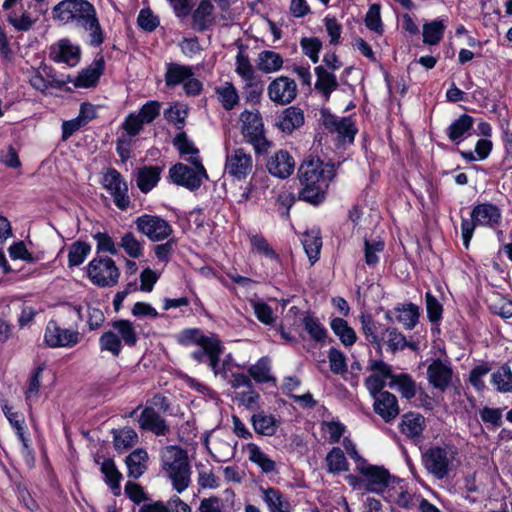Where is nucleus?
<instances>
[{
    "label": "nucleus",
    "instance_id": "1",
    "mask_svg": "<svg viewBox=\"0 0 512 512\" xmlns=\"http://www.w3.org/2000/svg\"><path fill=\"white\" fill-rule=\"evenodd\" d=\"M335 176V166L324 163L320 159L307 158L298 169V177L302 185L300 198L311 204L320 203L325 196L328 182Z\"/></svg>",
    "mask_w": 512,
    "mask_h": 512
},
{
    "label": "nucleus",
    "instance_id": "2",
    "mask_svg": "<svg viewBox=\"0 0 512 512\" xmlns=\"http://www.w3.org/2000/svg\"><path fill=\"white\" fill-rule=\"evenodd\" d=\"M162 470L173 488L182 493L191 483V467L187 452L179 446H167L160 453Z\"/></svg>",
    "mask_w": 512,
    "mask_h": 512
},
{
    "label": "nucleus",
    "instance_id": "3",
    "mask_svg": "<svg viewBox=\"0 0 512 512\" xmlns=\"http://www.w3.org/2000/svg\"><path fill=\"white\" fill-rule=\"evenodd\" d=\"M422 463L429 474L442 480L460 465L459 449L451 443L433 445L423 453Z\"/></svg>",
    "mask_w": 512,
    "mask_h": 512
},
{
    "label": "nucleus",
    "instance_id": "4",
    "mask_svg": "<svg viewBox=\"0 0 512 512\" xmlns=\"http://www.w3.org/2000/svg\"><path fill=\"white\" fill-rule=\"evenodd\" d=\"M470 217V220L462 218L461 221V236L466 249L469 248L475 228L477 226L496 228L501 223L502 213L497 205L483 202L473 206Z\"/></svg>",
    "mask_w": 512,
    "mask_h": 512
},
{
    "label": "nucleus",
    "instance_id": "5",
    "mask_svg": "<svg viewBox=\"0 0 512 512\" xmlns=\"http://www.w3.org/2000/svg\"><path fill=\"white\" fill-rule=\"evenodd\" d=\"M111 327L112 329L100 336L99 346L101 351H108L114 357H118L122 350V342L128 347H134L138 341V333L129 320L113 321Z\"/></svg>",
    "mask_w": 512,
    "mask_h": 512
},
{
    "label": "nucleus",
    "instance_id": "6",
    "mask_svg": "<svg viewBox=\"0 0 512 512\" xmlns=\"http://www.w3.org/2000/svg\"><path fill=\"white\" fill-rule=\"evenodd\" d=\"M187 161L194 168L177 163L169 169V177L173 183L179 186H183L191 191L197 190L201 186L203 179L208 178L206 170L199 156L188 157Z\"/></svg>",
    "mask_w": 512,
    "mask_h": 512
},
{
    "label": "nucleus",
    "instance_id": "7",
    "mask_svg": "<svg viewBox=\"0 0 512 512\" xmlns=\"http://www.w3.org/2000/svg\"><path fill=\"white\" fill-rule=\"evenodd\" d=\"M164 79L167 87L173 88L182 84L188 96H196L202 91V83L194 76L190 66L167 63Z\"/></svg>",
    "mask_w": 512,
    "mask_h": 512
},
{
    "label": "nucleus",
    "instance_id": "8",
    "mask_svg": "<svg viewBox=\"0 0 512 512\" xmlns=\"http://www.w3.org/2000/svg\"><path fill=\"white\" fill-rule=\"evenodd\" d=\"M241 132L257 153L267 151L270 143L264 136V125L259 111L244 110L240 114Z\"/></svg>",
    "mask_w": 512,
    "mask_h": 512
},
{
    "label": "nucleus",
    "instance_id": "9",
    "mask_svg": "<svg viewBox=\"0 0 512 512\" xmlns=\"http://www.w3.org/2000/svg\"><path fill=\"white\" fill-rule=\"evenodd\" d=\"M87 275L90 281L98 287H113L118 283L120 270L113 259L98 256L89 262Z\"/></svg>",
    "mask_w": 512,
    "mask_h": 512
},
{
    "label": "nucleus",
    "instance_id": "10",
    "mask_svg": "<svg viewBox=\"0 0 512 512\" xmlns=\"http://www.w3.org/2000/svg\"><path fill=\"white\" fill-rule=\"evenodd\" d=\"M76 6L77 12L75 13L74 22L89 32L91 46H100L104 42V33L94 6L86 0H77Z\"/></svg>",
    "mask_w": 512,
    "mask_h": 512
},
{
    "label": "nucleus",
    "instance_id": "11",
    "mask_svg": "<svg viewBox=\"0 0 512 512\" xmlns=\"http://www.w3.org/2000/svg\"><path fill=\"white\" fill-rule=\"evenodd\" d=\"M255 161L251 153L244 148L226 151L224 171L236 181L247 179L255 169Z\"/></svg>",
    "mask_w": 512,
    "mask_h": 512
},
{
    "label": "nucleus",
    "instance_id": "12",
    "mask_svg": "<svg viewBox=\"0 0 512 512\" xmlns=\"http://www.w3.org/2000/svg\"><path fill=\"white\" fill-rule=\"evenodd\" d=\"M134 223L137 231L152 242L168 239L173 233L170 223L158 215L144 214L137 217Z\"/></svg>",
    "mask_w": 512,
    "mask_h": 512
},
{
    "label": "nucleus",
    "instance_id": "13",
    "mask_svg": "<svg viewBox=\"0 0 512 512\" xmlns=\"http://www.w3.org/2000/svg\"><path fill=\"white\" fill-rule=\"evenodd\" d=\"M356 470L364 477L365 491L367 492L382 494L390 488V483L394 480L387 469L368 464L366 461L358 463Z\"/></svg>",
    "mask_w": 512,
    "mask_h": 512
},
{
    "label": "nucleus",
    "instance_id": "14",
    "mask_svg": "<svg viewBox=\"0 0 512 512\" xmlns=\"http://www.w3.org/2000/svg\"><path fill=\"white\" fill-rule=\"evenodd\" d=\"M104 188L113 197L114 204L120 210H126L130 206L128 185L122 175L114 168L105 171L102 178Z\"/></svg>",
    "mask_w": 512,
    "mask_h": 512
},
{
    "label": "nucleus",
    "instance_id": "15",
    "mask_svg": "<svg viewBox=\"0 0 512 512\" xmlns=\"http://www.w3.org/2000/svg\"><path fill=\"white\" fill-rule=\"evenodd\" d=\"M44 341L51 348H69L80 341V333L76 329L62 328L55 320H50L45 328Z\"/></svg>",
    "mask_w": 512,
    "mask_h": 512
},
{
    "label": "nucleus",
    "instance_id": "16",
    "mask_svg": "<svg viewBox=\"0 0 512 512\" xmlns=\"http://www.w3.org/2000/svg\"><path fill=\"white\" fill-rule=\"evenodd\" d=\"M367 370L371 374L365 380V386L370 394H377L382 391L386 381H392L395 375L392 371V366L382 360L370 359L368 362Z\"/></svg>",
    "mask_w": 512,
    "mask_h": 512
},
{
    "label": "nucleus",
    "instance_id": "17",
    "mask_svg": "<svg viewBox=\"0 0 512 512\" xmlns=\"http://www.w3.org/2000/svg\"><path fill=\"white\" fill-rule=\"evenodd\" d=\"M269 99L279 105L291 103L297 96L296 82L287 77L279 76L267 88Z\"/></svg>",
    "mask_w": 512,
    "mask_h": 512
},
{
    "label": "nucleus",
    "instance_id": "18",
    "mask_svg": "<svg viewBox=\"0 0 512 512\" xmlns=\"http://www.w3.org/2000/svg\"><path fill=\"white\" fill-rule=\"evenodd\" d=\"M374 398V411L385 422L394 420L400 413V408L395 395L388 391H380L377 394H371Z\"/></svg>",
    "mask_w": 512,
    "mask_h": 512
},
{
    "label": "nucleus",
    "instance_id": "19",
    "mask_svg": "<svg viewBox=\"0 0 512 512\" xmlns=\"http://www.w3.org/2000/svg\"><path fill=\"white\" fill-rule=\"evenodd\" d=\"M322 119L323 125L331 132H336L341 139H348L351 142L354 140L357 128L351 117L339 118L333 114L323 112Z\"/></svg>",
    "mask_w": 512,
    "mask_h": 512
},
{
    "label": "nucleus",
    "instance_id": "20",
    "mask_svg": "<svg viewBox=\"0 0 512 512\" xmlns=\"http://www.w3.org/2000/svg\"><path fill=\"white\" fill-rule=\"evenodd\" d=\"M453 370L450 363L440 359L432 361L427 368V378L429 383L436 389L444 391L450 385Z\"/></svg>",
    "mask_w": 512,
    "mask_h": 512
},
{
    "label": "nucleus",
    "instance_id": "21",
    "mask_svg": "<svg viewBox=\"0 0 512 512\" xmlns=\"http://www.w3.org/2000/svg\"><path fill=\"white\" fill-rule=\"evenodd\" d=\"M266 166L271 175L285 179L293 173L295 161L287 151L279 150L269 157Z\"/></svg>",
    "mask_w": 512,
    "mask_h": 512
},
{
    "label": "nucleus",
    "instance_id": "22",
    "mask_svg": "<svg viewBox=\"0 0 512 512\" xmlns=\"http://www.w3.org/2000/svg\"><path fill=\"white\" fill-rule=\"evenodd\" d=\"M50 57L55 62L74 67L80 60V48L68 39H62L51 47Z\"/></svg>",
    "mask_w": 512,
    "mask_h": 512
},
{
    "label": "nucleus",
    "instance_id": "23",
    "mask_svg": "<svg viewBox=\"0 0 512 512\" xmlns=\"http://www.w3.org/2000/svg\"><path fill=\"white\" fill-rule=\"evenodd\" d=\"M385 499L406 510L414 509L418 506L421 496L416 493H410L403 485L391 486L387 490Z\"/></svg>",
    "mask_w": 512,
    "mask_h": 512
},
{
    "label": "nucleus",
    "instance_id": "24",
    "mask_svg": "<svg viewBox=\"0 0 512 512\" xmlns=\"http://www.w3.org/2000/svg\"><path fill=\"white\" fill-rule=\"evenodd\" d=\"M138 423L141 429L151 431L157 436H165L170 430L166 421L151 407L142 411Z\"/></svg>",
    "mask_w": 512,
    "mask_h": 512
},
{
    "label": "nucleus",
    "instance_id": "25",
    "mask_svg": "<svg viewBox=\"0 0 512 512\" xmlns=\"http://www.w3.org/2000/svg\"><path fill=\"white\" fill-rule=\"evenodd\" d=\"M214 6L209 0H201L192 14V28L203 32L214 24Z\"/></svg>",
    "mask_w": 512,
    "mask_h": 512
},
{
    "label": "nucleus",
    "instance_id": "26",
    "mask_svg": "<svg viewBox=\"0 0 512 512\" xmlns=\"http://www.w3.org/2000/svg\"><path fill=\"white\" fill-rule=\"evenodd\" d=\"M473 124L472 116L462 114L447 127L446 134L452 142L458 144L471 134Z\"/></svg>",
    "mask_w": 512,
    "mask_h": 512
},
{
    "label": "nucleus",
    "instance_id": "27",
    "mask_svg": "<svg viewBox=\"0 0 512 512\" xmlns=\"http://www.w3.org/2000/svg\"><path fill=\"white\" fill-rule=\"evenodd\" d=\"M96 463L100 465V471L104 475L105 483L109 486L115 496H119L121 493L120 481L123 476L118 470L114 460L111 458H105L100 462L96 459Z\"/></svg>",
    "mask_w": 512,
    "mask_h": 512
},
{
    "label": "nucleus",
    "instance_id": "28",
    "mask_svg": "<svg viewBox=\"0 0 512 512\" xmlns=\"http://www.w3.org/2000/svg\"><path fill=\"white\" fill-rule=\"evenodd\" d=\"M260 490L262 500L269 512H291V504L280 490L273 487L260 488Z\"/></svg>",
    "mask_w": 512,
    "mask_h": 512
},
{
    "label": "nucleus",
    "instance_id": "29",
    "mask_svg": "<svg viewBox=\"0 0 512 512\" xmlns=\"http://www.w3.org/2000/svg\"><path fill=\"white\" fill-rule=\"evenodd\" d=\"M303 111L294 106H290L282 111L278 117L277 126L285 133H292L304 124Z\"/></svg>",
    "mask_w": 512,
    "mask_h": 512
},
{
    "label": "nucleus",
    "instance_id": "30",
    "mask_svg": "<svg viewBox=\"0 0 512 512\" xmlns=\"http://www.w3.org/2000/svg\"><path fill=\"white\" fill-rule=\"evenodd\" d=\"M104 71V60L102 57L95 60L91 66L82 70L78 76L71 82L76 87H92L94 86Z\"/></svg>",
    "mask_w": 512,
    "mask_h": 512
},
{
    "label": "nucleus",
    "instance_id": "31",
    "mask_svg": "<svg viewBox=\"0 0 512 512\" xmlns=\"http://www.w3.org/2000/svg\"><path fill=\"white\" fill-rule=\"evenodd\" d=\"M400 428L407 437L420 438L425 428V418L420 413H406L402 416Z\"/></svg>",
    "mask_w": 512,
    "mask_h": 512
},
{
    "label": "nucleus",
    "instance_id": "32",
    "mask_svg": "<svg viewBox=\"0 0 512 512\" xmlns=\"http://www.w3.org/2000/svg\"><path fill=\"white\" fill-rule=\"evenodd\" d=\"M359 318L361 323V330L365 335L366 340L380 348L384 339L382 334L385 329H382L370 314L362 313Z\"/></svg>",
    "mask_w": 512,
    "mask_h": 512
},
{
    "label": "nucleus",
    "instance_id": "33",
    "mask_svg": "<svg viewBox=\"0 0 512 512\" xmlns=\"http://www.w3.org/2000/svg\"><path fill=\"white\" fill-rule=\"evenodd\" d=\"M148 454L144 449H136L125 459L128 476L133 479L140 478L147 470Z\"/></svg>",
    "mask_w": 512,
    "mask_h": 512
},
{
    "label": "nucleus",
    "instance_id": "34",
    "mask_svg": "<svg viewBox=\"0 0 512 512\" xmlns=\"http://www.w3.org/2000/svg\"><path fill=\"white\" fill-rule=\"evenodd\" d=\"M315 74L317 76L315 89L318 90L326 100H328L331 93L338 88L336 76L323 66H317L315 68Z\"/></svg>",
    "mask_w": 512,
    "mask_h": 512
},
{
    "label": "nucleus",
    "instance_id": "35",
    "mask_svg": "<svg viewBox=\"0 0 512 512\" xmlns=\"http://www.w3.org/2000/svg\"><path fill=\"white\" fill-rule=\"evenodd\" d=\"M283 63V57L272 50L261 51L256 60L257 68L266 74L278 72L281 70Z\"/></svg>",
    "mask_w": 512,
    "mask_h": 512
},
{
    "label": "nucleus",
    "instance_id": "36",
    "mask_svg": "<svg viewBox=\"0 0 512 512\" xmlns=\"http://www.w3.org/2000/svg\"><path fill=\"white\" fill-rule=\"evenodd\" d=\"M162 168L158 166H145L137 173V186L143 193L151 191L158 183Z\"/></svg>",
    "mask_w": 512,
    "mask_h": 512
},
{
    "label": "nucleus",
    "instance_id": "37",
    "mask_svg": "<svg viewBox=\"0 0 512 512\" xmlns=\"http://www.w3.org/2000/svg\"><path fill=\"white\" fill-rule=\"evenodd\" d=\"M256 433L264 436H273L278 429L279 421L271 414L259 412L251 418Z\"/></svg>",
    "mask_w": 512,
    "mask_h": 512
},
{
    "label": "nucleus",
    "instance_id": "38",
    "mask_svg": "<svg viewBox=\"0 0 512 512\" xmlns=\"http://www.w3.org/2000/svg\"><path fill=\"white\" fill-rule=\"evenodd\" d=\"M389 387L397 389L401 396L406 399L414 398L417 393L416 382L406 373L395 374L392 381H389Z\"/></svg>",
    "mask_w": 512,
    "mask_h": 512
},
{
    "label": "nucleus",
    "instance_id": "39",
    "mask_svg": "<svg viewBox=\"0 0 512 512\" xmlns=\"http://www.w3.org/2000/svg\"><path fill=\"white\" fill-rule=\"evenodd\" d=\"M245 449L248 453V459L256 464L263 473H271L275 471V462L269 458V456L265 454L258 445L255 443H248Z\"/></svg>",
    "mask_w": 512,
    "mask_h": 512
},
{
    "label": "nucleus",
    "instance_id": "40",
    "mask_svg": "<svg viewBox=\"0 0 512 512\" xmlns=\"http://www.w3.org/2000/svg\"><path fill=\"white\" fill-rule=\"evenodd\" d=\"M330 327L341 343L346 347L352 346L356 342V332L343 318H333L330 322Z\"/></svg>",
    "mask_w": 512,
    "mask_h": 512
},
{
    "label": "nucleus",
    "instance_id": "41",
    "mask_svg": "<svg viewBox=\"0 0 512 512\" xmlns=\"http://www.w3.org/2000/svg\"><path fill=\"white\" fill-rule=\"evenodd\" d=\"M3 413L11 426L16 430L19 440L25 450L29 449V439L25 435V417L22 413L13 411L12 407L3 406Z\"/></svg>",
    "mask_w": 512,
    "mask_h": 512
},
{
    "label": "nucleus",
    "instance_id": "42",
    "mask_svg": "<svg viewBox=\"0 0 512 512\" xmlns=\"http://www.w3.org/2000/svg\"><path fill=\"white\" fill-rule=\"evenodd\" d=\"M202 344L207 352L208 365L215 375L220 374L219 361L223 353L224 347L221 341L215 337L214 339H202Z\"/></svg>",
    "mask_w": 512,
    "mask_h": 512
},
{
    "label": "nucleus",
    "instance_id": "43",
    "mask_svg": "<svg viewBox=\"0 0 512 512\" xmlns=\"http://www.w3.org/2000/svg\"><path fill=\"white\" fill-rule=\"evenodd\" d=\"M302 244L310 262L314 264L319 259L322 247V239L319 231L311 230L306 232L302 237Z\"/></svg>",
    "mask_w": 512,
    "mask_h": 512
},
{
    "label": "nucleus",
    "instance_id": "44",
    "mask_svg": "<svg viewBox=\"0 0 512 512\" xmlns=\"http://www.w3.org/2000/svg\"><path fill=\"white\" fill-rule=\"evenodd\" d=\"M248 373L258 383L275 382L276 380L271 374V361L266 356L260 358L254 365H251Z\"/></svg>",
    "mask_w": 512,
    "mask_h": 512
},
{
    "label": "nucleus",
    "instance_id": "45",
    "mask_svg": "<svg viewBox=\"0 0 512 512\" xmlns=\"http://www.w3.org/2000/svg\"><path fill=\"white\" fill-rule=\"evenodd\" d=\"M325 462L327 471L331 474H339L349 470V463L344 452L339 447H333L331 451L328 452Z\"/></svg>",
    "mask_w": 512,
    "mask_h": 512
},
{
    "label": "nucleus",
    "instance_id": "46",
    "mask_svg": "<svg viewBox=\"0 0 512 512\" xmlns=\"http://www.w3.org/2000/svg\"><path fill=\"white\" fill-rule=\"evenodd\" d=\"M77 0H63L52 9L53 19L61 24L74 22L75 13L77 12Z\"/></svg>",
    "mask_w": 512,
    "mask_h": 512
},
{
    "label": "nucleus",
    "instance_id": "47",
    "mask_svg": "<svg viewBox=\"0 0 512 512\" xmlns=\"http://www.w3.org/2000/svg\"><path fill=\"white\" fill-rule=\"evenodd\" d=\"M397 313L396 319L403 324L406 329H413L419 318V308L413 303L404 304L394 308Z\"/></svg>",
    "mask_w": 512,
    "mask_h": 512
},
{
    "label": "nucleus",
    "instance_id": "48",
    "mask_svg": "<svg viewBox=\"0 0 512 512\" xmlns=\"http://www.w3.org/2000/svg\"><path fill=\"white\" fill-rule=\"evenodd\" d=\"M119 247H121L129 257L134 259H138L144 254V241L139 240L132 232H127L121 237Z\"/></svg>",
    "mask_w": 512,
    "mask_h": 512
},
{
    "label": "nucleus",
    "instance_id": "49",
    "mask_svg": "<svg viewBox=\"0 0 512 512\" xmlns=\"http://www.w3.org/2000/svg\"><path fill=\"white\" fill-rule=\"evenodd\" d=\"M491 382L496 387L497 391L501 393L512 392V370L507 365H502L491 376Z\"/></svg>",
    "mask_w": 512,
    "mask_h": 512
},
{
    "label": "nucleus",
    "instance_id": "50",
    "mask_svg": "<svg viewBox=\"0 0 512 512\" xmlns=\"http://www.w3.org/2000/svg\"><path fill=\"white\" fill-rule=\"evenodd\" d=\"M218 99L225 110H232L239 102V95L230 82H225L224 85L216 88Z\"/></svg>",
    "mask_w": 512,
    "mask_h": 512
},
{
    "label": "nucleus",
    "instance_id": "51",
    "mask_svg": "<svg viewBox=\"0 0 512 512\" xmlns=\"http://www.w3.org/2000/svg\"><path fill=\"white\" fill-rule=\"evenodd\" d=\"M138 442V435L132 428L125 427L114 432V447L117 451L123 452Z\"/></svg>",
    "mask_w": 512,
    "mask_h": 512
},
{
    "label": "nucleus",
    "instance_id": "52",
    "mask_svg": "<svg viewBox=\"0 0 512 512\" xmlns=\"http://www.w3.org/2000/svg\"><path fill=\"white\" fill-rule=\"evenodd\" d=\"M302 324L306 332L316 342H323L327 337V330L320 323L319 319L311 314H307L302 319Z\"/></svg>",
    "mask_w": 512,
    "mask_h": 512
},
{
    "label": "nucleus",
    "instance_id": "53",
    "mask_svg": "<svg viewBox=\"0 0 512 512\" xmlns=\"http://www.w3.org/2000/svg\"><path fill=\"white\" fill-rule=\"evenodd\" d=\"M445 26L442 21L434 20L423 25V42L428 45L438 44L444 35Z\"/></svg>",
    "mask_w": 512,
    "mask_h": 512
},
{
    "label": "nucleus",
    "instance_id": "54",
    "mask_svg": "<svg viewBox=\"0 0 512 512\" xmlns=\"http://www.w3.org/2000/svg\"><path fill=\"white\" fill-rule=\"evenodd\" d=\"M7 20L15 30L23 32L29 31L36 22V19L27 11L21 13L11 11L7 14Z\"/></svg>",
    "mask_w": 512,
    "mask_h": 512
},
{
    "label": "nucleus",
    "instance_id": "55",
    "mask_svg": "<svg viewBox=\"0 0 512 512\" xmlns=\"http://www.w3.org/2000/svg\"><path fill=\"white\" fill-rule=\"evenodd\" d=\"M382 337H384L383 342L392 352L403 350L408 344L405 336L396 328H386Z\"/></svg>",
    "mask_w": 512,
    "mask_h": 512
},
{
    "label": "nucleus",
    "instance_id": "56",
    "mask_svg": "<svg viewBox=\"0 0 512 512\" xmlns=\"http://www.w3.org/2000/svg\"><path fill=\"white\" fill-rule=\"evenodd\" d=\"M235 72L242 78V80L256 81V74L252 64L250 63L249 57L241 50L236 56Z\"/></svg>",
    "mask_w": 512,
    "mask_h": 512
},
{
    "label": "nucleus",
    "instance_id": "57",
    "mask_svg": "<svg viewBox=\"0 0 512 512\" xmlns=\"http://www.w3.org/2000/svg\"><path fill=\"white\" fill-rule=\"evenodd\" d=\"M90 251V245L85 242L78 241L72 244L68 254L69 266H79L82 264Z\"/></svg>",
    "mask_w": 512,
    "mask_h": 512
},
{
    "label": "nucleus",
    "instance_id": "58",
    "mask_svg": "<svg viewBox=\"0 0 512 512\" xmlns=\"http://www.w3.org/2000/svg\"><path fill=\"white\" fill-rule=\"evenodd\" d=\"M364 21L369 30L374 31L379 35L383 34L384 29L380 16V6L378 4H373L369 7Z\"/></svg>",
    "mask_w": 512,
    "mask_h": 512
},
{
    "label": "nucleus",
    "instance_id": "59",
    "mask_svg": "<svg viewBox=\"0 0 512 512\" xmlns=\"http://www.w3.org/2000/svg\"><path fill=\"white\" fill-rule=\"evenodd\" d=\"M330 370L334 374H344L347 372L346 356L336 348H330L328 352Z\"/></svg>",
    "mask_w": 512,
    "mask_h": 512
},
{
    "label": "nucleus",
    "instance_id": "60",
    "mask_svg": "<svg viewBox=\"0 0 512 512\" xmlns=\"http://www.w3.org/2000/svg\"><path fill=\"white\" fill-rule=\"evenodd\" d=\"M491 371V366L488 363H481L476 365L469 374L470 384L477 390L482 391L485 388L483 377Z\"/></svg>",
    "mask_w": 512,
    "mask_h": 512
},
{
    "label": "nucleus",
    "instance_id": "61",
    "mask_svg": "<svg viewBox=\"0 0 512 512\" xmlns=\"http://www.w3.org/2000/svg\"><path fill=\"white\" fill-rule=\"evenodd\" d=\"M303 53L308 56L313 63L319 61V52L322 48L321 41L316 37H305L300 41Z\"/></svg>",
    "mask_w": 512,
    "mask_h": 512
},
{
    "label": "nucleus",
    "instance_id": "62",
    "mask_svg": "<svg viewBox=\"0 0 512 512\" xmlns=\"http://www.w3.org/2000/svg\"><path fill=\"white\" fill-rule=\"evenodd\" d=\"M384 249V243L381 241H364L365 262L368 266H374L379 262V253Z\"/></svg>",
    "mask_w": 512,
    "mask_h": 512
},
{
    "label": "nucleus",
    "instance_id": "63",
    "mask_svg": "<svg viewBox=\"0 0 512 512\" xmlns=\"http://www.w3.org/2000/svg\"><path fill=\"white\" fill-rule=\"evenodd\" d=\"M425 300L428 319L434 323L438 322L442 318V305L431 292H426Z\"/></svg>",
    "mask_w": 512,
    "mask_h": 512
},
{
    "label": "nucleus",
    "instance_id": "64",
    "mask_svg": "<svg viewBox=\"0 0 512 512\" xmlns=\"http://www.w3.org/2000/svg\"><path fill=\"white\" fill-rule=\"evenodd\" d=\"M174 146L177 148L181 156H199L198 149L194 146L193 142L190 141L187 138L186 134L184 133H180L175 137Z\"/></svg>",
    "mask_w": 512,
    "mask_h": 512
}]
</instances>
